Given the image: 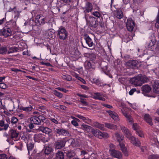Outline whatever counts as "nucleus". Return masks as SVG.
Instances as JSON below:
<instances>
[{"instance_id": "22", "label": "nucleus", "mask_w": 159, "mask_h": 159, "mask_svg": "<svg viewBox=\"0 0 159 159\" xmlns=\"http://www.w3.org/2000/svg\"><path fill=\"white\" fill-rule=\"evenodd\" d=\"M107 112L109 114L110 116L115 120L118 121L119 120V117L116 113L111 110L107 111Z\"/></svg>"}, {"instance_id": "24", "label": "nucleus", "mask_w": 159, "mask_h": 159, "mask_svg": "<svg viewBox=\"0 0 159 159\" xmlns=\"http://www.w3.org/2000/svg\"><path fill=\"white\" fill-rule=\"evenodd\" d=\"M143 118L144 120L149 125L151 126L153 125V123L152 122V119L148 114H145Z\"/></svg>"}, {"instance_id": "8", "label": "nucleus", "mask_w": 159, "mask_h": 159, "mask_svg": "<svg viewBox=\"0 0 159 159\" xmlns=\"http://www.w3.org/2000/svg\"><path fill=\"white\" fill-rule=\"evenodd\" d=\"M109 152L111 156L113 157L116 158L118 159H122V154L121 152L119 151L110 148L109 150Z\"/></svg>"}, {"instance_id": "14", "label": "nucleus", "mask_w": 159, "mask_h": 159, "mask_svg": "<svg viewBox=\"0 0 159 159\" xmlns=\"http://www.w3.org/2000/svg\"><path fill=\"white\" fill-rule=\"evenodd\" d=\"M139 63L137 60H130L126 63V65L130 68L136 69L138 67Z\"/></svg>"}, {"instance_id": "41", "label": "nucleus", "mask_w": 159, "mask_h": 159, "mask_svg": "<svg viewBox=\"0 0 159 159\" xmlns=\"http://www.w3.org/2000/svg\"><path fill=\"white\" fill-rule=\"evenodd\" d=\"M0 126L1 127H4V130H7L9 127V124H8V123L5 124L4 121L3 120H0Z\"/></svg>"}, {"instance_id": "32", "label": "nucleus", "mask_w": 159, "mask_h": 159, "mask_svg": "<svg viewBox=\"0 0 159 159\" xmlns=\"http://www.w3.org/2000/svg\"><path fill=\"white\" fill-rule=\"evenodd\" d=\"M65 155L64 152L61 151H58L56 154L54 159H64Z\"/></svg>"}, {"instance_id": "34", "label": "nucleus", "mask_w": 159, "mask_h": 159, "mask_svg": "<svg viewBox=\"0 0 159 159\" xmlns=\"http://www.w3.org/2000/svg\"><path fill=\"white\" fill-rule=\"evenodd\" d=\"M76 155L75 152L73 150L68 151L66 153V156L67 158L69 159H71L74 157Z\"/></svg>"}, {"instance_id": "27", "label": "nucleus", "mask_w": 159, "mask_h": 159, "mask_svg": "<svg viewBox=\"0 0 159 159\" xmlns=\"http://www.w3.org/2000/svg\"><path fill=\"white\" fill-rule=\"evenodd\" d=\"M92 98L95 100H99L103 101L105 100V98L102 97L101 93L98 92L94 93V94L92 95Z\"/></svg>"}, {"instance_id": "38", "label": "nucleus", "mask_w": 159, "mask_h": 159, "mask_svg": "<svg viewBox=\"0 0 159 159\" xmlns=\"http://www.w3.org/2000/svg\"><path fill=\"white\" fill-rule=\"evenodd\" d=\"M92 82L98 85L99 86H104L103 83L100 82V81L98 79L96 78H93L92 79Z\"/></svg>"}, {"instance_id": "13", "label": "nucleus", "mask_w": 159, "mask_h": 159, "mask_svg": "<svg viewBox=\"0 0 159 159\" xmlns=\"http://www.w3.org/2000/svg\"><path fill=\"white\" fill-rule=\"evenodd\" d=\"M126 26L129 31H132L135 26V23L131 19H128L126 22Z\"/></svg>"}, {"instance_id": "46", "label": "nucleus", "mask_w": 159, "mask_h": 159, "mask_svg": "<svg viewBox=\"0 0 159 159\" xmlns=\"http://www.w3.org/2000/svg\"><path fill=\"white\" fill-rule=\"evenodd\" d=\"M33 124V123H32V122H31V123L28 125V126L26 128L27 131L29 132L32 131V130L34 127V125Z\"/></svg>"}, {"instance_id": "45", "label": "nucleus", "mask_w": 159, "mask_h": 159, "mask_svg": "<svg viewBox=\"0 0 159 159\" xmlns=\"http://www.w3.org/2000/svg\"><path fill=\"white\" fill-rule=\"evenodd\" d=\"M62 79L68 81H70L72 80V77L71 75L68 74H65L62 76Z\"/></svg>"}, {"instance_id": "15", "label": "nucleus", "mask_w": 159, "mask_h": 159, "mask_svg": "<svg viewBox=\"0 0 159 159\" xmlns=\"http://www.w3.org/2000/svg\"><path fill=\"white\" fill-rule=\"evenodd\" d=\"M98 23V20L93 16H90V20L89 21V26L93 28L97 27Z\"/></svg>"}, {"instance_id": "3", "label": "nucleus", "mask_w": 159, "mask_h": 159, "mask_svg": "<svg viewBox=\"0 0 159 159\" xmlns=\"http://www.w3.org/2000/svg\"><path fill=\"white\" fill-rule=\"evenodd\" d=\"M115 136L117 141L119 143V145H120L121 150L125 156H128V152L126 148L122 142L124 139V136L118 133H116Z\"/></svg>"}, {"instance_id": "7", "label": "nucleus", "mask_w": 159, "mask_h": 159, "mask_svg": "<svg viewBox=\"0 0 159 159\" xmlns=\"http://www.w3.org/2000/svg\"><path fill=\"white\" fill-rule=\"evenodd\" d=\"M148 40V42L147 43L148 47L149 48L154 46L157 41L154 33L152 32L149 34Z\"/></svg>"}, {"instance_id": "1", "label": "nucleus", "mask_w": 159, "mask_h": 159, "mask_svg": "<svg viewBox=\"0 0 159 159\" xmlns=\"http://www.w3.org/2000/svg\"><path fill=\"white\" fill-rule=\"evenodd\" d=\"M148 79L145 75L139 74L136 77L132 78L130 79V83L135 86H140L143 83L148 81Z\"/></svg>"}, {"instance_id": "11", "label": "nucleus", "mask_w": 159, "mask_h": 159, "mask_svg": "<svg viewBox=\"0 0 159 159\" xmlns=\"http://www.w3.org/2000/svg\"><path fill=\"white\" fill-rule=\"evenodd\" d=\"M46 22L45 17L42 15L37 16L35 18V22L37 25H43Z\"/></svg>"}, {"instance_id": "48", "label": "nucleus", "mask_w": 159, "mask_h": 159, "mask_svg": "<svg viewBox=\"0 0 159 159\" xmlns=\"http://www.w3.org/2000/svg\"><path fill=\"white\" fill-rule=\"evenodd\" d=\"M7 48L5 47H2L0 48V54H6L7 52Z\"/></svg>"}, {"instance_id": "10", "label": "nucleus", "mask_w": 159, "mask_h": 159, "mask_svg": "<svg viewBox=\"0 0 159 159\" xmlns=\"http://www.w3.org/2000/svg\"><path fill=\"white\" fill-rule=\"evenodd\" d=\"M4 27L7 29H10L12 31H14L16 28V23L14 20H11L6 22Z\"/></svg>"}, {"instance_id": "64", "label": "nucleus", "mask_w": 159, "mask_h": 159, "mask_svg": "<svg viewBox=\"0 0 159 159\" xmlns=\"http://www.w3.org/2000/svg\"><path fill=\"white\" fill-rule=\"evenodd\" d=\"M155 26L157 28H159V20H156L155 24Z\"/></svg>"}, {"instance_id": "30", "label": "nucleus", "mask_w": 159, "mask_h": 159, "mask_svg": "<svg viewBox=\"0 0 159 159\" xmlns=\"http://www.w3.org/2000/svg\"><path fill=\"white\" fill-rule=\"evenodd\" d=\"M150 87L148 85H143L141 87V90L143 94L149 93L151 90Z\"/></svg>"}, {"instance_id": "9", "label": "nucleus", "mask_w": 159, "mask_h": 159, "mask_svg": "<svg viewBox=\"0 0 159 159\" xmlns=\"http://www.w3.org/2000/svg\"><path fill=\"white\" fill-rule=\"evenodd\" d=\"M34 140L35 142L39 143L42 141L43 143L48 142V140L44 137V135L42 134H36L34 135Z\"/></svg>"}, {"instance_id": "56", "label": "nucleus", "mask_w": 159, "mask_h": 159, "mask_svg": "<svg viewBox=\"0 0 159 159\" xmlns=\"http://www.w3.org/2000/svg\"><path fill=\"white\" fill-rule=\"evenodd\" d=\"M136 134L138 135L139 137H143V134L141 131L139 130H136Z\"/></svg>"}, {"instance_id": "61", "label": "nucleus", "mask_w": 159, "mask_h": 159, "mask_svg": "<svg viewBox=\"0 0 159 159\" xmlns=\"http://www.w3.org/2000/svg\"><path fill=\"white\" fill-rule=\"evenodd\" d=\"M6 20V19L5 17L3 18L2 19L0 20V26L2 25Z\"/></svg>"}, {"instance_id": "63", "label": "nucleus", "mask_w": 159, "mask_h": 159, "mask_svg": "<svg viewBox=\"0 0 159 159\" xmlns=\"http://www.w3.org/2000/svg\"><path fill=\"white\" fill-rule=\"evenodd\" d=\"M78 95L80 97V98H87V96L85 94H78Z\"/></svg>"}, {"instance_id": "28", "label": "nucleus", "mask_w": 159, "mask_h": 159, "mask_svg": "<svg viewBox=\"0 0 159 159\" xmlns=\"http://www.w3.org/2000/svg\"><path fill=\"white\" fill-rule=\"evenodd\" d=\"M114 16L118 19H121L123 17V14L122 10L119 9L114 11Z\"/></svg>"}, {"instance_id": "17", "label": "nucleus", "mask_w": 159, "mask_h": 159, "mask_svg": "<svg viewBox=\"0 0 159 159\" xmlns=\"http://www.w3.org/2000/svg\"><path fill=\"white\" fill-rule=\"evenodd\" d=\"M121 111L123 115L126 117L127 120L130 124L133 123V119L131 116L128 115V111L126 109H121Z\"/></svg>"}, {"instance_id": "52", "label": "nucleus", "mask_w": 159, "mask_h": 159, "mask_svg": "<svg viewBox=\"0 0 159 159\" xmlns=\"http://www.w3.org/2000/svg\"><path fill=\"white\" fill-rule=\"evenodd\" d=\"M80 101L83 105L86 106L88 104L87 102H86V100L84 98H80Z\"/></svg>"}, {"instance_id": "43", "label": "nucleus", "mask_w": 159, "mask_h": 159, "mask_svg": "<svg viewBox=\"0 0 159 159\" xmlns=\"http://www.w3.org/2000/svg\"><path fill=\"white\" fill-rule=\"evenodd\" d=\"M93 125L96 127L102 130L104 129V126L103 124H100L96 122H94L93 123Z\"/></svg>"}, {"instance_id": "20", "label": "nucleus", "mask_w": 159, "mask_h": 159, "mask_svg": "<svg viewBox=\"0 0 159 159\" xmlns=\"http://www.w3.org/2000/svg\"><path fill=\"white\" fill-rule=\"evenodd\" d=\"M9 135L11 139L15 140L14 139H16L18 137L19 133L17 132L16 130L11 129L9 131Z\"/></svg>"}, {"instance_id": "55", "label": "nucleus", "mask_w": 159, "mask_h": 159, "mask_svg": "<svg viewBox=\"0 0 159 159\" xmlns=\"http://www.w3.org/2000/svg\"><path fill=\"white\" fill-rule=\"evenodd\" d=\"M0 159H8L7 155L4 153L0 154Z\"/></svg>"}, {"instance_id": "2", "label": "nucleus", "mask_w": 159, "mask_h": 159, "mask_svg": "<svg viewBox=\"0 0 159 159\" xmlns=\"http://www.w3.org/2000/svg\"><path fill=\"white\" fill-rule=\"evenodd\" d=\"M84 128L86 130L88 131V129L91 130V131L94 135L97 138L99 139H102L103 138L106 137L107 134L104 132L102 133L100 130L97 129H94L90 126L86 125H83Z\"/></svg>"}, {"instance_id": "39", "label": "nucleus", "mask_w": 159, "mask_h": 159, "mask_svg": "<svg viewBox=\"0 0 159 159\" xmlns=\"http://www.w3.org/2000/svg\"><path fill=\"white\" fill-rule=\"evenodd\" d=\"M20 110H23L26 112H29L31 111L33 107L32 106H30L29 107H24L22 106L20 107Z\"/></svg>"}, {"instance_id": "62", "label": "nucleus", "mask_w": 159, "mask_h": 159, "mask_svg": "<svg viewBox=\"0 0 159 159\" xmlns=\"http://www.w3.org/2000/svg\"><path fill=\"white\" fill-rule=\"evenodd\" d=\"M71 124L75 126H78V123L77 122L74 120H73L71 121Z\"/></svg>"}, {"instance_id": "57", "label": "nucleus", "mask_w": 159, "mask_h": 159, "mask_svg": "<svg viewBox=\"0 0 159 159\" xmlns=\"http://www.w3.org/2000/svg\"><path fill=\"white\" fill-rule=\"evenodd\" d=\"M136 91V89L135 88H133L131 89L129 92V94L130 95H132Z\"/></svg>"}, {"instance_id": "51", "label": "nucleus", "mask_w": 159, "mask_h": 159, "mask_svg": "<svg viewBox=\"0 0 159 159\" xmlns=\"http://www.w3.org/2000/svg\"><path fill=\"white\" fill-rule=\"evenodd\" d=\"M102 70L105 74H107L109 71V70L108 68V67L107 66L102 68Z\"/></svg>"}, {"instance_id": "54", "label": "nucleus", "mask_w": 159, "mask_h": 159, "mask_svg": "<svg viewBox=\"0 0 159 159\" xmlns=\"http://www.w3.org/2000/svg\"><path fill=\"white\" fill-rule=\"evenodd\" d=\"M11 70L12 71L16 73H17L18 72H21L23 73L25 72V71H22L20 69H18L15 68H11Z\"/></svg>"}, {"instance_id": "40", "label": "nucleus", "mask_w": 159, "mask_h": 159, "mask_svg": "<svg viewBox=\"0 0 159 159\" xmlns=\"http://www.w3.org/2000/svg\"><path fill=\"white\" fill-rule=\"evenodd\" d=\"M105 126L107 128L111 129H116V125L109 123H106L105 124Z\"/></svg>"}, {"instance_id": "53", "label": "nucleus", "mask_w": 159, "mask_h": 159, "mask_svg": "<svg viewBox=\"0 0 159 159\" xmlns=\"http://www.w3.org/2000/svg\"><path fill=\"white\" fill-rule=\"evenodd\" d=\"M56 89L60 91L64 92L65 93H66L68 91V90H66V89L63 88H61V87H58L56 88Z\"/></svg>"}, {"instance_id": "47", "label": "nucleus", "mask_w": 159, "mask_h": 159, "mask_svg": "<svg viewBox=\"0 0 159 159\" xmlns=\"http://www.w3.org/2000/svg\"><path fill=\"white\" fill-rule=\"evenodd\" d=\"M18 48L15 47H12L10 48L9 51L7 52L8 54H9L11 53H12L17 52Z\"/></svg>"}, {"instance_id": "44", "label": "nucleus", "mask_w": 159, "mask_h": 159, "mask_svg": "<svg viewBox=\"0 0 159 159\" xmlns=\"http://www.w3.org/2000/svg\"><path fill=\"white\" fill-rule=\"evenodd\" d=\"M53 94L58 98H61L63 97V95L62 93H60L57 90H54L53 91Z\"/></svg>"}, {"instance_id": "23", "label": "nucleus", "mask_w": 159, "mask_h": 159, "mask_svg": "<svg viewBox=\"0 0 159 159\" xmlns=\"http://www.w3.org/2000/svg\"><path fill=\"white\" fill-rule=\"evenodd\" d=\"M121 129L122 131L124 133L126 137L128 139H129L132 136L131 133L127 128L124 126H121Z\"/></svg>"}, {"instance_id": "26", "label": "nucleus", "mask_w": 159, "mask_h": 159, "mask_svg": "<svg viewBox=\"0 0 159 159\" xmlns=\"http://www.w3.org/2000/svg\"><path fill=\"white\" fill-rule=\"evenodd\" d=\"M44 153L45 155H48L52 152L53 148L50 145H45L44 147Z\"/></svg>"}, {"instance_id": "31", "label": "nucleus", "mask_w": 159, "mask_h": 159, "mask_svg": "<svg viewBox=\"0 0 159 159\" xmlns=\"http://www.w3.org/2000/svg\"><path fill=\"white\" fill-rule=\"evenodd\" d=\"M39 129L42 132L48 134L52 132V130L51 129L47 127H40Z\"/></svg>"}, {"instance_id": "59", "label": "nucleus", "mask_w": 159, "mask_h": 159, "mask_svg": "<svg viewBox=\"0 0 159 159\" xmlns=\"http://www.w3.org/2000/svg\"><path fill=\"white\" fill-rule=\"evenodd\" d=\"M102 105L104 107L110 109H112L113 108V107L112 106L103 103L102 104Z\"/></svg>"}, {"instance_id": "25", "label": "nucleus", "mask_w": 159, "mask_h": 159, "mask_svg": "<svg viewBox=\"0 0 159 159\" xmlns=\"http://www.w3.org/2000/svg\"><path fill=\"white\" fill-rule=\"evenodd\" d=\"M55 131L59 135L66 136L69 134V132L67 130L63 129L57 128L56 129Z\"/></svg>"}, {"instance_id": "6", "label": "nucleus", "mask_w": 159, "mask_h": 159, "mask_svg": "<svg viewBox=\"0 0 159 159\" xmlns=\"http://www.w3.org/2000/svg\"><path fill=\"white\" fill-rule=\"evenodd\" d=\"M45 119V118L43 115H40L38 116H34L31 118L30 120L32 123L35 125H40L42 121L43 122Z\"/></svg>"}, {"instance_id": "42", "label": "nucleus", "mask_w": 159, "mask_h": 159, "mask_svg": "<svg viewBox=\"0 0 159 159\" xmlns=\"http://www.w3.org/2000/svg\"><path fill=\"white\" fill-rule=\"evenodd\" d=\"M92 14L94 16L96 17L97 19L98 18H100L102 16V13L98 11H94L91 12Z\"/></svg>"}, {"instance_id": "33", "label": "nucleus", "mask_w": 159, "mask_h": 159, "mask_svg": "<svg viewBox=\"0 0 159 159\" xmlns=\"http://www.w3.org/2000/svg\"><path fill=\"white\" fill-rule=\"evenodd\" d=\"M29 141L26 143L27 147L28 152L32 150L34 146L32 139L29 140Z\"/></svg>"}, {"instance_id": "50", "label": "nucleus", "mask_w": 159, "mask_h": 159, "mask_svg": "<svg viewBox=\"0 0 159 159\" xmlns=\"http://www.w3.org/2000/svg\"><path fill=\"white\" fill-rule=\"evenodd\" d=\"M18 120V119L15 116H13L11 118V122L12 124H16Z\"/></svg>"}, {"instance_id": "18", "label": "nucleus", "mask_w": 159, "mask_h": 159, "mask_svg": "<svg viewBox=\"0 0 159 159\" xmlns=\"http://www.w3.org/2000/svg\"><path fill=\"white\" fill-rule=\"evenodd\" d=\"M84 39L86 43L89 47H91L94 45L92 39L87 34H84Z\"/></svg>"}, {"instance_id": "58", "label": "nucleus", "mask_w": 159, "mask_h": 159, "mask_svg": "<svg viewBox=\"0 0 159 159\" xmlns=\"http://www.w3.org/2000/svg\"><path fill=\"white\" fill-rule=\"evenodd\" d=\"M6 88V85L4 82L0 83V88L2 89H5Z\"/></svg>"}, {"instance_id": "16", "label": "nucleus", "mask_w": 159, "mask_h": 159, "mask_svg": "<svg viewBox=\"0 0 159 159\" xmlns=\"http://www.w3.org/2000/svg\"><path fill=\"white\" fill-rule=\"evenodd\" d=\"M12 32L10 29H7L5 27L3 28V30H0V31L2 35L5 38L11 36L12 34Z\"/></svg>"}, {"instance_id": "49", "label": "nucleus", "mask_w": 159, "mask_h": 159, "mask_svg": "<svg viewBox=\"0 0 159 159\" xmlns=\"http://www.w3.org/2000/svg\"><path fill=\"white\" fill-rule=\"evenodd\" d=\"M148 159H159V155L152 154L149 155Z\"/></svg>"}, {"instance_id": "36", "label": "nucleus", "mask_w": 159, "mask_h": 159, "mask_svg": "<svg viewBox=\"0 0 159 159\" xmlns=\"http://www.w3.org/2000/svg\"><path fill=\"white\" fill-rule=\"evenodd\" d=\"M87 56L89 59V61L97 62V61L96 60V55L95 54L93 53H89L88 54Z\"/></svg>"}, {"instance_id": "60", "label": "nucleus", "mask_w": 159, "mask_h": 159, "mask_svg": "<svg viewBox=\"0 0 159 159\" xmlns=\"http://www.w3.org/2000/svg\"><path fill=\"white\" fill-rule=\"evenodd\" d=\"M62 123L64 124L65 125L67 126L68 127H69L70 125V123L69 122L67 121H62Z\"/></svg>"}, {"instance_id": "12", "label": "nucleus", "mask_w": 159, "mask_h": 159, "mask_svg": "<svg viewBox=\"0 0 159 159\" xmlns=\"http://www.w3.org/2000/svg\"><path fill=\"white\" fill-rule=\"evenodd\" d=\"M93 9V5L92 3L89 2L86 3L85 7L83 8L84 12L85 14L89 12H92Z\"/></svg>"}, {"instance_id": "19", "label": "nucleus", "mask_w": 159, "mask_h": 159, "mask_svg": "<svg viewBox=\"0 0 159 159\" xmlns=\"http://www.w3.org/2000/svg\"><path fill=\"white\" fill-rule=\"evenodd\" d=\"M66 142L63 140H60L55 142V149H60L64 147L65 145Z\"/></svg>"}, {"instance_id": "29", "label": "nucleus", "mask_w": 159, "mask_h": 159, "mask_svg": "<svg viewBox=\"0 0 159 159\" xmlns=\"http://www.w3.org/2000/svg\"><path fill=\"white\" fill-rule=\"evenodd\" d=\"M153 91L155 93H159V80L155 81L153 85Z\"/></svg>"}, {"instance_id": "4", "label": "nucleus", "mask_w": 159, "mask_h": 159, "mask_svg": "<svg viewBox=\"0 0 159 159\" xmlns=\"http://www.w3.org/2000/svg\"><path fill=\"white\" fill-rule=\"evenodd\" d=\"M57 32L58 38L61 40H66L68 38V32L65 28L63 26H61L59 28Z\"/></svg>"}, {"instance_id": "35", "label": "nucleus", "mask_w": 159, "mask_h": 159, "mask_svg": "<svg viewBox=\"0 0 159 159\" xmlns=\"http://www.w3.org/2000/svg\"><path fill=\"white\" fill-rule=\"evenodd\" d=\"M21 139L22 140H23L26 143H27V142L29 141V140L32 139L30 135L27 134H24L21 137Z\"/></svg>"}, {"instance_id": "5", "label": "nucleus", "mask_w": 159, "mask_h": 159, "mask_svg": "<svg viewBox=\"0 0 159 159\" xmlns=\"http://www.w3.org/2000/svg\"><path fill=\"white\" fill-rule=\"evenodd\" d=\"M99 63L98 62H95L91 61H87L85 64V67L87 70L91 71L92 70H94Z\"/></svg>"}, {"instance_id": "37", "label": "nucleus", "mask_w": 159, "mask_h": 159, "mask_svg": "<svg viewBox=\"0 0 159 159\" xmlns=\"http://www.w3.org/2000/svg\"><path fill=\"white\" fill-rule=\"evenodd\" d=\"M77 116L78 118L82 120L83 121L86 123H87L89 122H90L91 121V119H89L88 117H84L81 115H77Z\"/></svg>"}, {"instance_id": "21", "label": "nucleus", "mask_w": 159, "mask_h": 159, "mask_svg": "<svg viewBox=\"0 0 159 159\" xmlns=\"http://www.w3.org/2000/svg\"><path fill=\"white\" fill-rule=\"evenodd\" d=\"M129 139L133 144L135 146L139 147L141 146L140 141L137 138L132 136Z\"/></svg>"}]
</instances>
